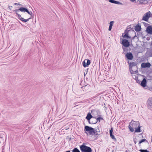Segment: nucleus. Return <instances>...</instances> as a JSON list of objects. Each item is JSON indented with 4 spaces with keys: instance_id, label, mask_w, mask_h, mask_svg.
Wrapping results in <instances>:
<instances>
[{
    "instance_id": "obj_1",
    "label": "nucleus",
    "mask_w": 152,
    "mask_h": 152,
    "mask_svg": "<svg viewBox=\"0 0 152 152\" xmlns=\"http://www.w3.org/2000/svg\"><path fill=\"white\" fill-rule=\"evenodd\" d=\"M84 132L86 133L87 135H95L98 136V135H99V133L100 132L99 127V126H97L95 128H93L91 127L88 126H85Z\"/></svg>"
},
{
    "instance_id": "obj_2",
    "label": "nucleus",
    "mask_w": 152,
    "mask_h": 152,
    "mask_svg": "<svg viewBox=\"0 0 152 152\" xmlns=\"http://www.w3.org/2000/svg\"><path fill=\"white\" fill-rule=\"evenodd\" d=\"M127 62L129 64V70L130 73L132 74H135L134 72H135V73H137L138 72L137 70L134 71L132 69L133 66H135L136 68H137L136 63L134 62H130L129 61H128Z\"/></svg>"
},
{
    "instance_id": "obj_3",
    "label": "nucleus",
    "mask_w": 152,
    "mask_h": 152,
    "mask_svg": "<svg viewBox=\"0 0 152 152\" xmlns=\"http://www.w3.org/2000/svg\"><path fill=\"white\" fill-rule=\"evenodd\" d=\"M80 148L82 152H92L91 148L85 145L84 143L80 146Z\"/></svg>"
},
{
    "instance_id": "obj_4",
    "label": "nucleus",
    "mask_w": 152,
    "mask_h": 152,
    "mask_svg": "<svg viewBox=\"0 0 152 152\" xmlns=\"http://www.w3.org/2000/svg\"><path fill=\"white\" fill-rule=\"evenodd\" d=\"M151 12L148 11L144 14L142 19V20H144L146 22H148L149 18L151 17Z\"/></svg>"
},
{
    "instance_id": "obj_5",
    "label": "nucleus",
    "mask_w": 152,
    "mask_h": 152,
    "mask_svg": "<svg viewBox=\"0 0 152 152\" xmlns=\"http://www.w3.org/2000/svg\"><path fill=\"white\" fill-rule=\"evenodd\" d=\"M146 105L148 109L152 110V97H149L147 100Z\"/></svg>"
},
{
    "instance_id": "obj_6",
    "label": "nucleus",
    "mask_w": 152,
    "mask_h": 152,
    "mask_svg": "<svg viewBox=\"0 0 152 152\" xmlns=\"http://www.w3.org/2000/svg\"><path fill=\"white\" fill-rule=\"evenodd\" d=\"M28 9L25 7H20L19 9H15V10L13 11V12H15V13L16 14V12H18L19 11H20L22 12H26L28 11Z\"/></svg>"
},
{
    "instance_id": "obj_7",
    "label": "nucleus",
    "mask_w": 152,
    "mask_h": 152,
    "mask_svg": "<svg viewBox=\"0 0 152 152\" xmlns=\"http://www.w3.org/2000/svg\"><path fill=\"white\" fill-rule=\"evenodd\" d=\"M16 15L18 16V18L20 20L22 21L23 22H26L28 21L29 20L31 19V18H29L27 19H25L22 18L21 15L19 14L18 12H16Z\"/></svg>"
},
{
    "instance_id": "obj_8",
    "label": "nucleus",
    "mask_w": 152,
    "mask_h": 152,
    "mask_svg": "<svg viewBox=\"0 0 152 152\" xmlns=\"http://www.w3.org/2000/svg\"><path fill=\"white\" fill-rule=\"evenodd\" d=\"M125 57L128 60H132L134 56L132 53L129 52L125 54Z\"/></svg>"
},
{
    "instance_id": "obj_9",
    "label": "nucleus",
    "mask_w": 152,
    "mask_h": 152,
    "mask_svg": "<svg viewBox=\"0 0 152 152\" xmlns=\"http://www.w3.org/2000/svg\"><path fill=\"white\" fill-rule=\"evenodd\" d=\"M130 125H132L134 129H135L139 126L140 123L139 121L135 122L133 121H132L130 123Z\"/></svg>"
},
{
    "instance_id": "obj_10",
    "label": "nucleus",
    "mask_w": 152,
    "mask_h": 152,
    "mask_svg": "<svg viewBox=\"0 0 152 152\" xmlns=\"http://www.w3.org/2000/svg\"><path fill=\"white\" fill-rule=\"evenodd\" d=\"M121 44L124 46L126 47H127L130 46V43L128 40L126 39H124L122 41Z\"/></svg>"
},
{
    "instance_id": "obj_11",
    "label": "nucleus",
    "mask_w": 152,
    "mask_h": 152,
    "mask_svg": "<svg viewBox=\"0 0 152 152\" xmlns=\"http://www.w3.org/2000/svg\"><path fill=\"white\" fill-rule=\"evenodd\" d=\"M151 66V64L149 62H147L146 63L143 62L141 64V67L142 68H149Z\"/></svg>"
},
{
    "instance_id": "obj_12",
    "label": "nucleus",
    "mask_w": 152,
    "mask_h": 152,
    "mask_svg": "<svg viewBox=\"0 0 152 152\" xmlns=\"http://www.w3.org/2000/svg\"><path fill=\"white\" fill-rule=\"evenodd\" d=\"M99 117L96 118V117H94V118H93V119L92 120H93L94 121V122H92V123H96L98 121H99V122H100V120H103V118L102 117H100L101 116L99 115Z\"/></svg>"
},
{
    "instance_id": "obj_13",
    "label": "nucleus",
    "mask_w": 152,
    "mask_h": 152,
    "mask_svg": "<svg viewBox=\"0 0 152 152\" xmlns=\"http://www.w3.org/2000/svg\"><path fill=\"white\" fill-rule=\"evenodd\" d=\"M113 128L112 127L110 130L109 133L110 137L115 141H116V139L115 138L113 134Z\"/></svg>"
},
{
    "instance_id": "obj_14",
    "label": "nucleus",
    "mask_w": 152,
    "mask_h": 152,
    "mask_svg": "<svg viewBox=\"0 0 152 152\" xmlns=\"http://www.w3.org/2000/svg\"><path fill=\"white\" fill-rule=\"evenodd\" d=\"M146 31L148 34H152V26H147Z\"/></svg>"
},
{
    "instance_id": "obj_15",
    "label": "nucleus",
    "mask_w": 152,
    "mask_h": 152,
    "mask_svg": "<svg viewBox=\"0 0 152 152\" xmlns=\"http://www.w3.org/2000/svg\"><path fill=\"white\" fill-rule=\"evenodd\" d=\"M94 118V117L92 116L90 113H88L86 118L88 121V122H90V120L92 118Z\"/></svg>"
},
{
    "instance_id": "obj_16",
    "label": "nucleus",
    "mask_w": 152,
    "mask_h": 152,
    "mask_svg": "<svg viewBox=\"0 0 152 152\" xmlns=\"http://www.w3.org/2000/svg\"><path fill=\"white\" fill-rule=\"evenodd\" d=\"M147 81L145 78H143L140 83V85L143 87H145L146 86Z\"/></svg>"
},
{
    "instance_id": "obj_17",
    "label": "nucleus",
    "mask_w": 152,
    "mask_h": 152,
    "mask_svg": "<svg viewBox=\"0 0 152 152\" xmlns=\"http://www.w3.org/2000/svg\"><path fill=\"white\" fill-rule=\"evenodd\" d=\"M128 31L127 30H126L125 31V34L123 35V34L122 36L124 38H126L128 39H129L131 38V37L129 36L128 34Z\"/></svg>"
},
{
    "instance_id": "obj_18",
    "label": "nucleus",
    "mask_w": 152,
    "mask_h": 152,
    "mask_svg": "<svg viewBox=\"0 0 152 152\" xmlns=\"http://www.w3.org/2000/svg\"><path fill=\"white\" fill-rule=\"evenodd\" d=\"M141 26L137 25L135 27L134 29L137 32L140 31L141 30Z\"/></svg>"
},
{
    "instance_id": "obj_19",
    "label": "nucleus",
    "mask_w": 152,
    "mask_h": 152,
    "mask_svg": "<svg viewBox=\"0 0 152 152\" xmlns=\"http://www.w3.org/2000/svg\"><path fill=\"white\" fill-rule=\"evenodd\" d=\"M141 126H138L135 129V132H141L140 129Z\"/></svg>"
},
{
    "instance_id": "obj_20",
    "label": "nucleus",
    "mask_w": 152,
    "mask_h": 152,
    "mask_svg": "<svg viewBox=\"0 0 152 152\" xmlns=\"http://www.w3.org/2000/svg\"><path fill=\"white\" fill-rule=\"evenodd\" d=\"M148 142L147 140L145 139H143L140 140L138 144L139 146H140V144L142 143V142Z\"/></svg>"
},
{
    "instance_id": "obj_21",
    "label": "nucleus",
    "mask_w": 152,
    "mask_h": 152,
    "mask_svg": "<svg viewBox=\"0 0 152 152\" xmlns=\"http://www.w3.org/2000/svg\"><path fill=\"white\" fill-rule=\"evenodd\" d=\"M85 61H86V66L87 67H88L91 63L90 60L88 59H85Z\"/></svg>"
},
{
    "instance_id": "obj_22",
    "label": "nucleus",
    "mask_w": 152,
    "mask_h": 152,
    "mask_svg": "<svg viewBox=\"0 0 152 152\" xmlns=\"http://www.w3.org/2000/svg\"><path fill=\"white\" fill-rule=\"evenodd\" d=\"M129 130L131 132H134V128L132 126H131L130 125H129Z\"/></svg>"
},
{
    "instance_id": "obj_23",
    "label": "nucleus",
    "mask_w": 152,
    "mask_h": 152,
    "mask_svg": "<svg viewBox=\"0 0 152 152\" xmlns=\"http://www.w3.org/2000/svg\"><path fill=\"white\" fill-rule=\"evenodd\" d=\"M27 13L30 15H31V17L30 18H34V15H33L32 12H29L28 10V11L27 12Z\"/></svg>"
},
{
    "instance_id": "obj_24",
    "label": "nucleus",
    "mask_w": 152,
    "mask_h": 152,
    "mask_svg": "<svg viewBox=\"0 0 152 152\" xmlns=\"http://www.w3.org/2000/svg\"><path fill=\"white\" fill-rule=\"evenodd\" d=\"M72 152H80L79 150L76 148H75L72 151Z\"/></svg>"
},
{
    "instance_id": "obj_25",
    "label": "nucleus",
    "mask_w": 152,
    "mask_h": 152,
    "mask_svg": "<svg viewBox=\"0 0 152 152\" xmlns=\"http://www.w3.org/2000/svg\"><path fill=\"white\" fill-rule=\"evenodd\" d=\"M100 95V94H96L95 95V96H93L92 97H91V98H90L89 99V100H91V99H92L94 98H95L98 96L99 95Z\"/></svg>"
},
{
    "instance_id": "obj_26",
    "label": "nucleus",
    "mask_w": 152,
    "mask_h": 152,
    "mask_svg": "<svg viewBox=\"0 0 152 152\" xmlns=\"http://www.w3.org/2000/svg\"><path fill=\"white\" fill-rule=\"evenodd\" d=\"M123 49V54H125L126 53L125 52H126L127 51V49L125 48L122 47Z\"/></svg>"
},
{
    "instance_id": "obj_27",
    "label": "nucleus",
    "mask_w": 152,
    "mask_h": 152,
    "mask_svg": "<svg viewBox=\"0 0 152 152\" xmlns=\"http://www.w3.org/2000/svg\"><path fill=\"white\" fill-rule=\"evenodd\" d=\"M82 65L84 67H87L86 64V61H85V59L83 62Z\"/></svg>"
},
{
    "instance_id": "obj_28",
    "label": "nucleus",
    "mask_w": 152,
    "mask_h": 152,
    "mask_svg": "<svg viewBox=\"0 0 152 152\" xmlns=\"http://www.w3.org/2000/svg\"><path fill=\"white\" fill-rule=\"evenodd\" d=\"M139 151L140 152H149L147 150L145 149H140L139 150Z\"/></svg>"
},
{
    "instance_id": "obj_29",
    "label": "nucleus",
    "mask_w": 152,
    "mask_h": 152,
    "mask_svg": "<svg viewBox=\"0 0 152 152\" xmlns=\"http://www.w3.org/2000/svg\"><path fill=\"white\" fill-rule=\"evenodd\" d=\"M143 23V25L145 26V27H147L149 25L147 23H145V22H142Z\"/></svg>"
},
{
    "instance_id": "obj_30",
    "label": "nucleus",
    "mask_w": 152,
    "mask_h": 152,
    "mask_svg": "<svg viewBox=\"0 0 152 152\" xmlns=\"http://www.w3.org/2000/svg\"><path fill=\"white\" fill-rule=\"evenodd\" d=\"M93 119V118H92L91 119V120H90L89 121H90V122H89V123L91 124H96V123H92L91 122H94V121L93 120H92Z\"/></svg>"
},
{
    "instance_id": "obj_31",
    "label": "nucleus",
    "mask_w": 152,
    "mask_h": 152,
    "mask_svg": "<svg viewBox=\"0 0 152 152\" xmlns=\"http://www.w3.org/2000/svg\"><path fill=\"white\" fill-rule=\"evenodd\" d=\"M133 140L134 144H136L137 142V139L136 138H134L133 139Z\"/></svg>"
},
{
    "instance_id": "obj_32",
    "label": "nucleus",
    "mask_w": 152,
    "mask_h": 152,
    "mask_svg": "<svg viewBox=\"0 0 152 152\" xmlns=\"http://www.w3.org/2000/svg\"><path fill=\"white\" fill-rule=\"evenodd\" d=\"M114 23V21H112L110 22V25L112 26L113 23Z\"/></svg>"
},
{
    "instance_id": "obj_33",
    "label": "nucleus",
    "mask_w": 152,
    "mask_h": 152,
    "mask_svg": "<svg viewBox=\"0 0 152 152\" xmlns=\"http://www.w3.org/2000/svg\"><path fill=\"white\" fill-rule=\"evenodd\" d=\"M14 5H18L19 6H22V5L20 4L16 3H14Z\"/></svg>"
},
{
    "instance_id": "obj_34",
    "label": "nucleus",
    "mask_w": 152,
    "mask_h": 152,
    "mask_svg": "<svg viewBox=\"0 0 152 152\" xmlns=\"http://www.w3.org/2000/svg\"><path fill=\"white\" fill-rule=\"evenodd\" d=\"M112 26H111L109 25V28H108L109 31H110L112 29Z\"/></svg>"
},
{
    "instance_id": "obj_35",
    "label": "nucleus",
    "mask_w": 152,
    "mask_h": 152,
    "mask_svg": "<svg viewBox=\"0 0 152 152\" xmlns=\"http://www.w3.org/2000/svg\"><path fill=\"white\" fill-rule=\"evenodd\" d=\"M12 7V6H10L8 7V8L9 9V10H11V8Z\"/></svg>"
},
{
    "instance_id": "obj_36",
    "label": "nucleus",
    "mask_w": 152,
    "mask_h": 152,
    "mask_svg": "<svg viewBox=\"0 0 152 152\" xmlns=\"http://www.w3.org/2000/svg\"><path fill=\"white\" fill-rule=\"evenodd\" d=\"M136 81L137 82V83H140V80H139L138 79L137 80H136Z\"/></svg>"
},
{
    "instance_id": "obj_37",
    "label": "nucleus",
    "mask_w": 152,
    "mask_h": 152,
    "mask_svg": "<svg viewBox=\"0 0 152 152\" xmlns=\"http://www.w3.org/2000/svg\"><path fill=\"white\" fill-rule=\"evenodd\" d=\"M137 36L135 35V36H134V37H132V39H134L136 37H137Z\"/></svg>"
},
{
    "instance_id": "obj_38",
    "label": "nucleus",
    "mask_w": 152,
    "mask_h": 152,
    "mask_svg": "<svg viewBox=\"0 0 152 152\" xmlns=\"http://www.w3.org/2000/svg\"><path fill=\"white\" fill-rule=\"evenodd\" d=\"M140 4H142V3H143V1L142 0H140Z\"/></svg>"
},
{
    "instance_id": "obj_39",
    "label": "nucleus",
    "mask_w": 152,
    "mask_h": 152,
    "mask_svg": "<svg viewBox=\"0 0 152 152\" xmlns=\"http://www.w3.org/2000/svg\"><path fill=\"white\" fill-rule=\"evenodd\" d=\"M130 0L132 2H134L136 1V0Z\"/></svg>"
},
{
    "instance_id": "obj_40",
    "label": "nucleus",
    "mask_w": 152,
    "mask_h": 152,
    "mask_svg": "<svg viewBox=\"0 0 152 152\" xmlns=\"http://www.w3.org/2000/svg\"><path fill=\"white\" fill-rule=\"evenodd\" d=\"M91 113L92 114V115H94V113L92 112V111H91Z\"/></svg>"
},
{
    "instance_id": "obj_41",
    "label": "nucleus",
    "mask_w": 152,
    "mask_h": 152,
    "mask_svg": "<svg viewBox=\"0 0 152 152\" xmlns=\"http://www.w3.org/2000/svg\"><path fill=\"white\" fill-rule=\"evenodd\" d=\"M151 17H152V14L151 13Z\"/></svg>"
},
{
    "instance_id": "obj_42",
    "label": "nucleus",
    "mask_w": 152,
    "mask_h": 152,
    "mask_svg": "<svg viewBox=\"0 0 152 152\" xmlns=\"http://www.w3.org/2000/svg\"><path fill=\"white\" fill-rule=\"evenodd\" d=\"M151 56H152V51L151 53Z\"/></svg>"
},
{
    "instance_id": "obj_43",
    "label": "nucleus",
    "mask_w": 152,
    "mask_h": 152,
    "mask_svg": "<svg viewBox=\"0 0 152 152\" xmlns=\"http://www.w3.org/2000/svg\"><path fill=\"white\" fill-rule=\"evenodd\" d=\"M50 138V137H49L48 138V139H49Z\"/></svg>"
}]
</instances>
